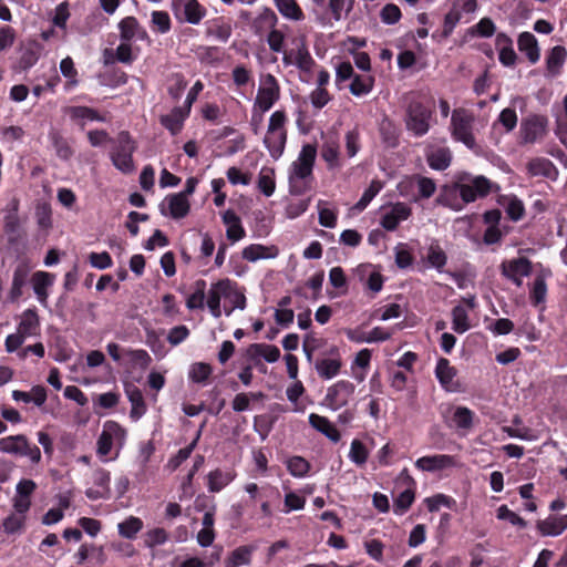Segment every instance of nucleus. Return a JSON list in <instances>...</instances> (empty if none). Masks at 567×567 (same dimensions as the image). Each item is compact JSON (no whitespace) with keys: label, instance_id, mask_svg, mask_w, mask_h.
I'll return each mask as SVG.
<instances>
[{"label":"nucleus","instance_id":"obj_1","mask_svg":"<svg viewBox=\"0 0 567 567\" xmlns=\"http://www.w3.org/2000/svg\"><path fill=\"white\" fill-rule=\"evenodd\" d=\"M405 128L416 137L429 133L435 115V100L424 90H414L403 95Z\"/></svg>","mask_w":567,"mask_h":567},{"label":"nucleus","instance_id":"obj_2","mask_svg":"<svg viewBox=\"0 0 567 567\" xmlns=\"http://www.w3.org/2000/svg\"><path fill=\"white\" fill-rule=\"evenodd\" d=\"M317 157V147L315 144H305L296 161L288 169L289 194L301 196L312 188L315 181L313 167Z\"/></svg>","mask_w":567,"mask_h":567},{"label":"nucleus","instance_id":"obj_3","mask_svg":"<svg viewBox=\"0 0 567 567\" xmlns=\"http://www.w3.org/2000/svg\"><path fill=\"white\" fill-rule=\"evenodd\" d=\"M136 150L130 132L121 131L116 137V145L110 153L112 164L122 173L130 174L134 171L133 153Z\"/></svg>","mask_w":567,"mask_h":567},{"label":"nucleus","instance_id":"obj_4","mask_svg":"<svg viewBox=\"0 0 567 567\" xmlns=\"http://www.w3.org/2000/svg\"><path fill=\"white\" fill-rule=\"evenodd\" d=\"M171 10L179 23L198 25L207 16V8L198 0H171Z\"/></svg>","mask_w":567,"mask_h":567},{"label":"nucleus","instance_id":"obj_5","mask_svg":"<svg viewBox=\"0 0 567 567\" xmlns=\"http://www.w3.org/2000/svg\"><path fill=\"white\" fill-rule=\"evenodd\" d=\"M0 452L16 456H27L34 464L41 461L40 449L35 444H31L24 434L0 439Z\"/></svg>","mask_w":567,"mask_h":567},{"label":"nucleus","instance_id":"obj_6","mask_svg":"<svg viewBox=\"0 0 567 567\" xmlns=\"http://www.w3.org/2000/svg\"><path fill=\"white\" fill-rule=\"evenodd\" d=\"M3 234L7 239L8 248L20 255L25 249L27 231L22 225L21 218L14 215L3 216Z\"/></svg>","mask_w":567,"mask_h":567},{"label":"nucleus","instance_id":"obj_7","mask_svg":"<svg viewBox=\"0 0 567 567\" xmlns=\"http://www.w3.org/2000/svg\"><path fill=\"white\" fill-rule=\"evenodd\" d=\"M280 97V85L275 75L268 73L261 79V84L255 100V109L261 113L269 111Z\"/></svg>","mask_w":567,"mask_h":567},{"label":"nucleus","instance_id":"obj_8","mask_svg":"<svg viewBox=\"0 0 567 567\" xmlns=\"http://www.w3.org/2000/svg\"><path fill=\"white\" fill-rule=\"evenodd\" d=\"M501 275L515 286L523 285V278L528 277L533 272V264L526 257L503 260L499 265Z\"/></svg>","mask_w":567,"mask_h":567},{"label":"nucleus","instance_id":"obj_9","mask_svg":"<svg viewBox=\"0 0 567 567\" xmlns=\"http://www.w3.org/2000/svg\"><path fill=\"white\" fill-rule=\"evenodd\" d=\"M455 189L464 203L475 202L478 197H486L492 189V183L485 176H476L468 183H455Z\"/></svg>","mask_w":567,"mask_h":567},{"label":"nucleus","instance_id":"obj_10","mask_svg":"<svg viewBox=\"0 0 567 567\" xmlns=\"http://www.w3.org/2000/svg\"><path fill=\"white\" fill-rule=\"evenodd\" d=\"M473 116L467 114H460L454 111L451 118L452 136L455 141L462 142L468 148H474L476 145L473 135Z\"/></svg>","mask_w":567,"mask_h":567},{"label":"nucleus","instance_id":"obj_11","mask_svg":"<svg viewBox=\"0 0 567 567\" xmlns=\"http://www.w3.org/2000/svg\"><path fill=\"white\" fill-rule=\"evenodd\" d=\"M355 386L348 380H339L328 388L324 401L331 410H339L346 406L353 395Z\"/></svg>","mask_w":567,"mask_h":567},{"label":"nucleus","instance_id":"obj_12","mask_svg":"<svg viewBox=\"0 0 567 567\" xmlns=\"http://www.w3.org/2000/svg\"><path fill=\"white\" fill-rule=\"evenodd\" d=\"M547 118L543 115H532L524 118L519 127V137L522 144H533L545 135Z\"/></svg>","mask_w":567,"mask_h":567},{"label":"nucleus","instance_id":"obj_13","mask_svg":"<svg viewBox=\"0 0 567 567\" xmlns=\"http://www.w3.org/2000/svg\"><path fill=\"white\" fill-rule=\"evenodd\" d=\"M329 358L317 359L315 369L321 379L330 380L340 373L342 360L339 348L332 346L328 351Z\"/></svg>","mask_w":567,"mask_h":567},{"label":"nucleus","instance_id":"obj_14","mask_svg":"<svg viewBox=\"0 0 567 567\" xmlns=\"http://www.w3.org/2000/svg\"><path fill=\"white\" fill-rule=\"evenodd\" d=\"M125 434V429H123L117 422L106 421L104 423V429L97 439V454L101 456L109 455L112 450L113 439H124Z\"/></svg>","mask_w":567,"mask_h":567},{"label":"nucleus","instance_id":"obj_15","mask_svg":"<svg viewBox=\"0 0 567 567\" xmlns=\"http://www.w3.org/2000/svg\"><path fill=\"white\" fill-rule=\"evenodd\" d=\"M92 481L95 487L85 491V496L91 501L109 498L111 493V473L105 468H96L92 474Z\"/></svg>","mask_w":567,"mask_h":567},{"label":"nucleus","instance_id":"obj_16","mask_svg":"<svg viewBox=\"0 0 567 567\" xmlns=\"http://www.w3.org/2000/svg\"><path fill=\"white\" fill-rule=\"evenodd\" d=\"M30 275V266L27 261H21L17 265L12 275V284L8 293V299L11 302H17L23 295V288L28 284Z\"/></svg>","mask_w":567,"mask_h":567},{"label":"nucleus","instance_id":"obj_17","mask_svg":"<svg viewBox=\"0 0 567 567\" xmlns=\"http://www.w3.org/2000/svg\"><path fill=\"white\" fill-rule=\"evenodd\" d=\"M237 477L235 468L217 467L207 474V488L210 493H219Z\"/></svg>","mask_w":567,"mask_h":567},{"label":"nucleus","instance_id":"obj_18","mask_svg":"<svg viewBox=\"0 0 567 567\" xmlns=\"http://www.w3.org/2000/svg\"><path fill=\"white\" fill-rule=\"evenodd\" d=\"M165 202L167 203L168 208V215L174 219H181L188 215L190 205L186 197H184V194H169L166 196ZM161 213L163 215H167V212L165 210L164 204L161 206Z\"/></svg>","mask_w":567,"mask_h":567},{"label":"nucleus","instance_id":"obj_19","mask_svg":"<svg viewBox=\"0 0 567 567\" xmlns=\"http://www.w3.org/2000/svg\"><path fill=\"white\" fill-rule=\"evenodd\" d=\"M455 465L454 456L447 454H436L422 456L416 460L415 466L421 471L436 472Z\"/></svg>","mask_w":567,"mask_h":567},{"label":"nucleus","instance_id":"obj_20","mask_svg":"<svg viewBox=\"0 0 567 567\" xmlns=\"http://www.w3.org/2000/svg\"><path fill=\"white\" fill-rule=\"evenodd\" d=\"M456 369L451 365L450 361L446 358H440L436 362L435 367V377L439 380L442 388L446 391H457L458 385L454 382V378L456 377Z\"/></svg>","mask_w":567,"mask_h":567},{"label":"nucleus","instance_id":"obj_21","mask_svg":"<svg viewBox=\"0 0 567 567\" xmlns=\"http://www.w3.org/2000/svg\"><path fill=\"white\" fill-rule=\"evenodd\" d=\"M65 115L81 128L85 126L86 121L104 122L102 116L95 109L89 106H65L63 109Z\"/></svg>","mask_w":567,"mask_h":567},{"label":"nucleus","instance_id":"obj_22","mask_svg":"<svg viewBox=\"0 0 567 567\" xmlns=\"http://www.w3.org/2000/svg\"><path fill=\"white\" fill-rule=\"evenodd\" d=\"M55 275L47 271H35L32 275L31 282L37 299L42 306H47L49 292L48 289L53 286Z\"/></svg>","mask_w":567,"mask_h":567},{"label":"nucleus","instance_id":"obj_23","mask_svg":"<svg viewBox=\"0 0 567 567\" xmlns=\"http://www.w3.org/2000/svg\"><path fill=\"white\" fill-rule=\"evenodd\" d=\"M411 215V208L405 204H395L390 212L385 213L381 218V226L388 230L393 231L398 228L401 221L406 220Z\"/></svg>","mask_w":567,"mask_h":567},{"label":"nucleus","instance_id":"obj_24","mask_svg":"<svg viewBox=\"0 0 567 567\" xmlns=\"http://www.w3.org/2000/svg\"><path fill=\"white\" fill-rule=\"evenodd\" d=\"M188 116V110L176 106L168 114L161 115L159 123L169 131L172 135H177L183 130L184 122Z\"/></svg>","mask_w":567,"mask_h":567},{"label":"nucleus","instance_id":"obj_25","mask_svg":"<svg viewBox=\"0 0 567 567\" xmlns=\"http://www.w3.org/2000/svg\"><path fill=\"white\" fill-rule=\"evenodd\" d=\"M308 421L311 427L323 434L331 442L338 443L341 440V433L327 416H322L317 413H310Z\"/></svg>","mask_w":567,"mask_h":567},{"label":"nucleus","instance_id":"obj_26","mask_svg":"<svg viewBox=\"0 0 567 567\" xmlns=\"http://www.w3.org/2000/svg\"><path fill=\"white\" fill-rule=\"evenodd\" d=\"M278 23V17L274 10L265 7L262 11L251 21L252 32L261 38L267 31L272 30Z\"/></svg>","mask_w":567,"mask_h":567},{"label":"nucleus","instance_id":"obj_27","mask_svg":"<svg viewBox=\"0 0 567 567\" xmlns=\"http://www.w3.org/2000/svg\"><path fill=\"white\" fill-rule=\"evenodd\" d=\"M536 528L542 536H558L567 529V519L549 515L545 519L537 520Z\"/></svg>","mask_w":567,"mask_h":567},{"label":"nucleus","instance_id":"obj_28","mask_svg":"<svg viewBox=\"0 0 567 567\" xmlns=\"http://www.w3.org/2000/svg\"><path fill=\"white\" fill-rule=\"evenodd\" d=\"M518 50L524 53L528 61L533 64L538 62L540 58V50L536 37L528 32H522L517 39Z\"/></svg>","mask_w":567,"mask_h":567},{"label":"nucleus","instance_id":"obj_29","mask_svg":"<svg viewBox=\"0 0 567 567\" xmlns=\"http://www.w3.org/2000/svg\"><path fill=\"white\" fill-rule=\"evenodd\" d=\"M286 143L287 132H271L270 130H267V133L264 138V144L274 159H278L284 154Z\"/></svg>","mask_w":567,"mask_h":567},{"label":"nucleus","instance_id":"obj_30","mask_svg":"<svg viewBox=\"0 0 567 567\" xmlns=\"http://www.w3.org/2000/svg\"><path fill=\"white\" fill-rule=\"evenodd\" d=\"M206 25L205 33L207 37H213L224 43L231 37L233 28L230 23L225 21L224 17L214 18Z\"/></svg>","mask_w":567,"mask_h":567},{"label":"nucleus","instance_id":"obj_31","mask_svg":"<svg viewBox=\"0 0 567 567\" xmlns=\"http://www.w3.org/2000/svg\"><path fill=\"white\" fill-rule=\"evenodd\" d=\"M23 336L32 337L37 336L40 330V319L35 307L25 309L21 315V321L17 328Z\"/></svg>","mask_w":567,"mask_h":567},{"label":"nucleus","instance_id":"obj_32","mask_svg":"<svg viewBox=\"0 0 567 567\" xmlns=\"http://www.w3.org/2000/svg\"><path fill=\"white\" fill-rule=\"evenodd\" d=\"M567 59V50L563 45H555L546 56V70L550 76L560 74L561 68Z\"/></svg>","mask_w":567,"mask_h":567},{"label":"nucleus","instance_id":"obj_33","mask_svg":"<svg viewBox=\"0 0 567 567\" xmlns=\"http://www.w3.org/2000/svg\"><path fill=\"white\" fill-rule=\"evenodd\" d=\"M426 162L432 169L445 171L452 162V152L449 147H437L426 153Z\"/></svg>","mask_w":567,"mask_h":567},{"label":"nucleus","instance_id":"obj_34","mask_svg":"<svg viewBox=\"0 0 567 567\" xmlns=\"http://www.w3.org/2000/svg\"><path fill=\"white\" fill-rule=\"evenodd\" d=\"M528 172L533 176H543L550 179H555L558 171L555 164L545 157H537L528 163Z\"/></svg>","mask_w":567,"mask_h":567},{"label":"nucleus","instance_id":"obj_35","mask_svg":"<svg viewBox=\"0 0 567 567\" xmlns=\"http://www.w3.org/2000/svg\"><path fill=\"white\" fill-rule=\"evenodd\" d=\"M277 248L275 246H264L260 244H251L243 249V258L248 261H257L259 259H268L277 256Z\"/></svg>","mask_w":567,"mask_h":567},{"label":"nucleus","instance_id":"obj_36","mask_svg":"<svg viewBox=\"0 0 567 567\" xmlns=\"http://www.w3.org/2000/svg\"><path fill=\"white\" fill-rule=\"evenodd\" d=\"M475 414L466 406H456L453 411L450 426H454L458 431L467 432L472 429Z\"/></svg>","mask_w":567,"mask_h":567},{"label":"nucleus","instance_id":"obj_37","mask_svg":"<svg viewBox=\"0 0 567 567\" xmlns=\"http://www.w3.org/2000/svg\"><path fill=\"white\" fill-rule=\"evenodd\" d=\"M205 424H206V422L204 421L203 424L200 425L195 439L187 446L178 450V452L168 460L167 466L172 471L177 470L192 455L193 451L195 450V447L200 439L202 430L205 426Z\"/></svg>","mask_w":567,"mask_h":567},{"label":"nucleus","instance_id":"obj_38","mask_svg":"<svg viewBox=\"0 0 567 567\" xmlns=\"http://www.w3.org/2000/svg\"><path fill=\"white\" fill-rule=\"evenodd\" d=\"M280 14L293 21H301L305 19V13L297 0H274Z\"/></svg>","mask_w":567,"mask_h":567},{"label":"nucleus","instance_id":"obj_39","mask_svg":"<svg viewBox=\"0 0 567 567\" xmlns=\"http://www.w3.org/2000/svg\"><path fill=\"white\" fill-rule=\"evenodd\" d=\"M41 47L37 42L28 43L21 51V55L19 58V68L23 71L32 68L40 58Z\"/></svg>","mask_w":567,"mask_h":567},{"label":"nucleus","instance_id":"obj_40","mask_svg":"<svg viewBox=\"0 0 567 567\" xmlns=\"http://www.w3.org/2000/svg\"><path fill=\"white\" fill-rule=\"evenodd\" d=\"M426 260L431 267L435 268L439 272L443 271L447 262V256L437 240H433L427 248Z\"/></svg>","mask_w":567,"mask_h":567},{"label":"nucleus","instance_id":"obj_41","mask_svg":"<svg viewBox=\"0 0 567 567\" xmlns=\"http://www.w3.org/2000/svg\"><path fill=\"white\" fill-rule=\"evenodd\" d=\"M374 86V76L368 75H359L355 74L352 79L351 84L349 85L350 92L354 96H363L369 94Z\"/></svg>","mask_w":567,"mask_h":567},{"label":"nucleus","instance_id":"obj_42","mask_svg":"<svg viewBox=\"0 0 567 567\" xmlns=\"http://www.w3.org/2000/svg\"><path fill=\"white\" fill-rule=\"evenodd\" d=\"M150 25L153 32L165 34L172 29V19L167 11L154 10L151 13Z\"/></svg>","mask_w":567,"mask_h":567},{"label":"nucleus","instance_id":"obj_43","mask_svg":"<svg viewBox=\"0 0 567 567\" xmlns=\"http://www.w3.org/2000/svg\"><path fill=\"white\" fill-rule=\"evenodd\" d=\"M49 140L52 144V146L54 147L55 150V153H56V156L63 161H68L72 157L73 155V150L72 147L70 146L69 142L66 141V138H64L60 132L58 131H51L49 133Z\"/></svg>","mask_w":567,"mask_h":567},{"label":"nucleus","instance_id":"obj_44","mask_svg":"<svg viewBox=\"0 0 567 567\" xmlns=\"http://www.w3.org/2000/svg\"><path fill=\"white\" fill-rule=\"evenodd\" d=\"M207 284L204 279H198L194 284L195 291L188 296L186 300V307L189 310L204 309L205 307V295Z\"/></svg>","mask_w":567,"mask_h":567},{"label":"nucleus","instance_id":"obj_45","mask_svg":"<svg viewBox=\"0 0 567 567\" xmlns=\"http://www.w3.org/2000/svg\"><path fill=\"white\" fill-rule=\"evenodd\" d=\"M252 548L250 546H239L234 549L225 560V567H239L251 563Z\"/></svg>","mask_w":567,"mask_h":567},{"label":"nucleus","instance_id":"obj_46","mask_svg":"<svg viewBox=\"0 0 567 567\" xmlns=\"http://www.w3.org/2000/svg\"><path fill=\"white\" fill-rule=\"evenodd\" d=\"M231 286L233 280L228 278L219 279L212 284L210 289L208 290L207 306L220 303L221 297L225 298V296H228Z\"/></svg>","mask_w":567,"mask_h":567},{"label":"nucleus","instance_id":"obj_47","mask_svg":"<svg viewBox=\"0 0 567 567\" xmlns=\"http://www.w3.org/2000/svg\"><path fill=\"white\" fill-rule=\"evenodd\" d=\"M142 528L143 520L135 516H130L117 525L118 534L127 539H135Z\"/></svg>","mask_w":567,"mask_h":567},{"label":"nucleus","instance_id":"obj_48","mask_svg":"<svg viewBox=\"0 0 567 567\" xmlns=\"http://www.w3.org/2000/svg\"><path fill=\"white\" fill-rule=\"evenodd\" d=\"M339 144L334 140L326 141L321 146V157L326 161L328 168L333 169L340 166Z\"/></svg>","mask_w":567,"mask_h":567},{"label":"nucleus","instance_id":"obj_49","mask_svg":"<svg viewBox=\"0 0 567 567\" xmlns=\"http://www.w3.org/2000/svg\"><path fill=\"white\" fill-rule=\"evenodd\" d=\"M127 398L132 404L130 416L137 421L142 415L146 413V404L142 391L138 388H134L127 391Z\"/></svg>","mask_w":567,"mask_h":567},{"label":"nucleus","instance_id":"obj_50","mask_svg":"<svg viewBox=\"0 0 567 567\" xmlns=\"http://www.w3.org/2000/svg\"><path fill=\"white\" fill-rule=\"evenodd\" d=\"M471 324L468 320L467 310L462 306L457 305L452 309V329L456 333H464L470 330Z\"/></svg>","mask_w":567,"mask_h":567},{"label":"nucleus","instance_id":"obj_51","mask_svg":"<svg viewBox=\"0 0 567 567\" xmlns=\"http://www.w3.org/2000/svg\"><path fill=\"white\" fill-rule=\"evenodd\" d=\"M547 296V284L545 276L539 274L535 277L529 290V299L532 305L538 306L545 302Z\"/></svg>","mask_w":567,"mask_h":567},{"label":"nucleus","instance_id":"obj_52","mask_svg":"<svg viewBox=\"0 0 567 567\" xmlns=\"http://www.w3.org/2000/svg\"><path fill=\"white\" fill-rule=\"evenodd\" d=\"M258 189L267 197L271 196L276 188L275 171L270 167H262L258 175Z\"/></svg>","mask_w":567,"mask_h":567},{"label":"nucleus","instance_id":"obj_53","mask_svg":"<svg viewBox=\"0 0 567 567\" xmlns=\"http://www.w3.org/2000/svg\"><path fill=\"white\" fill-rule=\"evenodd\" d=\"M310 463L302 456L295 455L288 458L287 470L293 477H305L310 472Z\"/></svg>","mask_w":567,"mask_h":567},{"label":"nucleus","instance_id":"obj_54","mask_svg":"<svg viewBox=\"0 0 567 567\" xmlns=\"http://www.w3.org/2000/svg\"><path fill=\"white\" fill-rule=\"evenodd\" d=\"M138 25L140 22L135 17L128 16L123 18L118 22L121 41L131 42L132 40H134Z\"/></svg>","mask_w":567,"mask_h":567},{"label":"nucleus","instance_id":"obj_55","mask_svg":"<svg viewBox=\"0 0 567 567\" xmlns=\"http://www.w3.org/2000/svg\"><path fill=\"white\" fill-rule=\"evenodd\" d=\"M213 373V368L209 363L196 362L193 363L188 373L189 380L194 383H205Z\"/></svg>","mask_w":567,"mask_h":567},{"label":"nucleus","instance_id":"obj_56","mask_svg":"<svg viewBox=\"0 0 567 567\" xmlns=\"http://www.w3.org/2000/svg\"><path fill=\"white\" fill-rule=\"evenodd\" d=\"M327 204L324 200L318 202L319 224L327 228H334L338 221V210L326 207Z\"/></svg>","mask_w":567,"mask_h":567},{"label":"nucleus","instance_id":"obj_57","mask_svg":"<svg viewBox=\"0 0 567 567\" xmlns=\"http://www.w3.org/2000/svg\"><path fill=\"white\" fill-rule=\"evenodd\" d=\"M369 457L367 446L358 439H354L350 445L349 458L357 465L363 466Z\"/></svg>","mask_w":567,"mask_h":567},{"label":"nucleus","instance_id":"obj_58","mask_svg":"<svg viewBox=\"0 0 567 567\" xmlns=\"http://www.w3.org/2000/svg\"><path fill=\"white\" fill-rule=\"evenodd\" d=\"M470 34L477 35L481 38H491L496 32V25L494 21L488 18H482L476 24L468 29Z\"/></svg>","mask_w":567,"mask_h":567},{"label":"nucleus","instance_id":"obj_59","mask_svg":"<svg viewBox=\"0 0 567 567\" xmlns=\"http://www.w3.org/2000/svg\"><path fill=\"white\" fill-rule=\"evenodd\" d=\"M425 503L429 512L431 513L437 512L441 506H445L450 509H454L456 506V501L453 497L444 494H436L432 497H427Z\"/></svg>","mask_w":567,"mask_h":567},{"label":"nucleus","instance_id":"obj_60","mask_svg":"<svg viewBox=\"0 0 567 567\" xmlns=\"http://www.w3.org/2000/svg\"><path fill=\"white\" fill-rule=\"evenodd\" d=\"M415 498V494L413 489H405L399 494V496L394 499L393 512L396 515H403L408 509L412 506Z\"/></svg>","mask_w":567,"mask_h":567},{"label":"nucleus","instance_id":"obj_61","mask_svg":"<svg viewBox=\"0 0 567 567\" xmlns=\"http://www.w3.org/2000/svg\"><path fill=\"white\" fill-rule=\"evenodd\" d=\"M60 70L64 78H66L69 81L66 82V89L76 86L79 81L76 79L78 76V70L74 66V62L71 56H66L61 60L60 62Z\"/></svg>","mask_w":567,"mask_h":567},{"label":"nucleus","instance_id":"obj_62","mask_svg":"<svg viewBox=\"0 0 567 567\" xmlns=\"http://www.w3.org/2000/svg\"><path fill=\"white\" fill-rule=\"evenodd\" d=\"M329 281L331 286L341 289L340 295H346L348 291V281L344 270L340 267H333L329 271Z\"/></svg>","mask_w":567,"mask_h":567},{"label":"nucleus","instance_id":"obj_63","mask_svg":"<svg viewBox=\"0 0 567 567\" xmlns=\"http://www.w3.org/2000/svg\"><path fill=\"white\" fill-rule=\"evenodd\" d=\"M382 142L391 148L399 145V134L395 126L391 122L383 123L380 127Z\"/></svg>","mask_w":567,"mask_h":567},{"label":"nucleus","instance_id":"obj_64","mask_svg":"<svg viewBox=\"0 0 567 567\" xmlns=\"http://www.w3.org/2000/svg\"><path fill=\"white\" fill-rule=\"evenodd\" d=\"M168 540V534L167 532L162 527H156L153 529H150L145 534V546L153 548L159 545L165 544Z\"/></svg>","mask_w":567,"mask_h":567}]
</instances>
